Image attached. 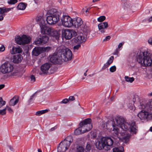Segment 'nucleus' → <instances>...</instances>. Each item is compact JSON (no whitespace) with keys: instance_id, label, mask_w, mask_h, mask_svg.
<instances>
[{"instance_id":"37","label":"nucleus","mask_w":152,"mask_h":152,"mask_svg":"<svg viewBox=\"0 0 152 152\" xmlns=\"http://www.w3.org/2000/svg\"><path fill=\"white\" fill-rule=\"evenodd\" d=\"M84 148L82 147L79 146L77 148L76 152H84Z\"/></svg>"},{"instance_id":"44","label":"nucleus","mask_w":152,"mask_h":152,"mask_svg":"<svg viewBox=\"0 0 152 152\" xmlns=\"http://www.w3.org/2000/svg\"><path fill=\"white\" fill-rule=\"evenodd\" d=\"M91 145L90 144H89L88 143H87L86 145V150L87 151H89L91 150Z\"/></svg>"},{"instance_id":"43","label":"nucleus","mask_w":152,"mask_h":152,"mask_svg":"<svg viewBox=\"0 0 152 152\" xmlns=\"http://www.w3.org/2000/svg\"><path fill=\"white\" fill-rule=\"evenodd\" d=\"M6 108L0 110V115H5L6 113Z\"/></svg>"},{"instance_id":"59","label":"nucleus","mask_w":152,"mask_h":152,"mask_svg":"<svg viewBox=\"0 0 152 152\" xmlns=\"http://www.w3.org/2000/svg\"><path fill=\"white\" fill-rule=\"evenodd\" d=\"M8 147L9 148V149H10V150L12 151H14V149L13 148L11 147L10 145H9Z\"/></svg>"},{"instance_id":"60","label":"nucleus","mask_w":152,"mask_h":152,"mask_svg":"<svg viewBox=\"0 0 152 152\" xmlns=\"http://www.w3.org/2000/svg\"><path fill=\"white\" fill-rule=\"evenodd\" d=\"M148 21L149 22H151L152 21V16L150 17L149 19H148Z\"/></svg>"},{"instance_id":"46","label":"nucleus","mask_w":152,"mask_h":152,"mask_svg":"<svg viewBox=\"0 0 152 152\" xmlns=\"http://www.w3.org/2000/svg\"><path fill=\"white\" fill-rule=\"evenodd\" d=\"M109 65H110L106 63V64H104V66H103L102 68V70L105 69L106 68L108 67L109 66Z\"/></svg>"},{"instance_id":"29","label":"nucleus","mask_w":152,"mask_h":152,"mask_svg":"<svg viewBox=\"0 0 152 152\" xmlns=\"http://www.w3.org/2000/svg\"><path fill=\"white\" fill-rule=\"evenodd\" d=\"M13 8H0V14H3L4 13L7 12Z\"/></svg>"},{"instance_id":"8","label":"nucleus","mask_w":152,"mask_h":152,"mask_svg":"<svg viewBox=\"0 0 152 152\" xmlns=\"http://www.w3.org/2000/svg\"><path fill=\"white\" fill-rule=\"evenodd\" d=\"M72 20L68 15H64L61 19V24L64 27H71L73 26Z\"/></svg>"},{"instance_id":"21","label":"nucleus","mask_w":152,"mask_h":152,"mask_svg":"<svg viewBox=\"0 0 152 152\" xmlns=\"http://www.w3.org/2000/svg\"><path fill=\"white\" fill-rule=\"evenodd\" d=\"M22 59V57L20 55H15L13 56V62L15 63H18L20 62Z\"/></svg>"},{"instance_id":"18","label":"nucleus","mask_w":152,"mask_h":152,"mask_svg":"<svg viewBox=\"0 0 152 152\" xmlns=\"http://www.w3.org/2000/svg\"><path fill=\"white\" fill-rule=\"evenodd\" d=\"M103 141L106 144V145L110 146H112L114 142L115 138L112 137H103Z\"/></svg>"},{"instance_id":"47","label":"nucleus","mask_w":152,"mask_h":152,"mask_svg":"<svg viewBox=\"0 0 152 152\" xmlns=\"http://www.w3.org/2000/svg\"><path fill=\"white\" fill-rule=\"evenodd\" d=\"M120 50L121 49L119 50V49L118 48H116L115 51L114 52L113 54L114 55H118Z\"/></svg>"},{"instance_id":"35","label":"nucleus","mask_w":152,"mask_h":152,"mask_svg":"<svg viewBox=\"0 0 152 152\" xmlns=\"http://www.w3.org/2000/svg\"><path fill=\"white\" fill-rule=\"evenodd\" d=\"M37 91L36 92L34 93L30 97V98L28 100V103L29 104H30V103L33 101L34 100V98L37 96Z\"/></svg>"},{"instance_id":"26","label":"nucleus","mask_w":152,"mask_h":152,"mask_svg":"<svg viewBox=\"0 0 152 152\" xmlns=\"http://www.w3.org/2000/svg\"><path fill=\"white\" fill-rule=\"evenodd\" d=\"M22 36L23 45L30 42L31 40V38L30 37H28L25 35H23Z\"/></svg>"},{"instance_id":"12","label":"nucleus","mask_w":152,"mask_h":152,"mask_svg":"<svg viewBox=\"0 0 152 152\" xmlns=\"http://www.w3.org/2000/svg\"><path fill=\"white\" fill-rule=\"evenodd\" d=\"M48 39L47 36L45 35L37 39L35 42V43L37 45H42L46 43L48 41Z\"/></svg>"},{"instance_id":"31","label":"nucleus","mask_w":152,"mask_h":152,"mask_svg":"<svg viewBox=\"0 0 152 152\" xmlns=\"http://www.w3.org/2000/svg\"><path fill=\"white\" fill-rule=\"evenodd\" d=\"M124 150V147L122 146L119 148H115L113 149V152H123Z\"/></svg>"},{"instance_id":"40","label":"nucleus","mask_w":152,"mask_h":152,"mask_svg":"<svg viewBox=\"0 0 152 152\" xmlns=\"http://www.w3.org/2000/svg\"><path fill=\"white\" fill-rule=\"evenodd\" d=\"M113 59L114 57L113 56H111L108 60L107 63L110 65L113 62Z\"/></svg>"},{"instance_id":"33","label":"nucleus","mask_w":152,"mask_h":152,"mask_svg":"<svg viewBox=\"0 0 152 152\" xmlns=\"http://www.w3.org/2000/svg\"><path fill=\"white\" fill-rule=\"evenodd\" d=\"M49 110L45 109L38 111L36 112V115L37 116H39L42 114L48 112Z\"/></svg>"},{"instance_id":"5","label":"nucleus","mask_w":152,"mask_h":152,"mask_svg":"<svg viewBox=\"0 0 152 152\" xmlns=\"http://www.w3.org/2000/svg\"><path fill=\"white\" fill-rule=\"evenodd\" d=\"M48 13V15L47 17L46 21L49 24H54L59 21L61 15L60 12L56 9H52L49 10Z\"/></svg>"},{"instance_id":"6","label":"nucleus","mask_w":152,"mask_h":152,"mask_svg":"<svg viewBox=\"0 0 152 152\" xmlns=\"http://www.w3.org/2000/svg\"><path fill=\"white\" fill-rule=\"evenodd\" d=\"M61 56L62 59L65 61L70 60L72 58V54L71 50L68 48L63 49L61 50Z\"/></svg>"},{"instance_id":"58","label":"nucleus","mask_w":152,"mask_h":152,"mask_svg":"<svg viewBox=\"0 0 152 152\" xmlns=\"http://www.w3.org/2000/svg\"><path fill=\"white\" fill-rule=\"evenodd\" d=\"M5 86V85L4 84H1L0 85V90L2 89Z\"/></svg>"},{"instance_id":"13","label":"nucleus","mask_w":152,"mask_h":152,"mask_svg":"<svg viewBox=\"0 0 152 152\" xmlns=\"http://www.w3.org/2000/svg\"><path fill=\"white\" fill-rule=\"evenodd\" d=\"M73 26L75 28H79L83 24V21L81 18L77 17L73 19Z\"/></svg>"},{"instance_id":"55","label":"nucleus","mask_w":152,"mask_h":152,"mask_svg":"<svg viewBox=\"0 0 152 152\" xmlns=\"http://www.w3.org/2000/svg\"><path fill=\"white\" fill-rule=\"evenodd\" d=\"M4 16L5 15L4 14H1V15H0V21H1L3 20Z\"/></svg>"},{"instance_id":"63","label":"nucleus","mask_w":152,"mask_h":152,"mask_svg":"<svg viewBox=\"0 0 152 152\" xmlns=\"http://www.w3.org/2000/svg\"><path fill=\"white\" fill-rule=\"evenodd\" d=\"M88 71V69L86 71V72L84 73V75L85 76H86L87 75V74H86V72H87Z\"/></svg>"},{"instance_id":"3","label":"nucleus","mask_w":152,"mask_h":152,"mask_svg":"<svg viewBox=\"0 0 152 152\" xmlns=\"http://www.w3.org/2000/svg\"><path fill=\"white\" fill-rule=\"evenodd\" d=\"M147 50L144 51H140L138 54L137 61L143 66H150L152 65V55L150 56Z\"/></svg>"},{"instance_id":"64","label":"nucleus","mask_w":152,"mask_h":152,"mask_svg":"<svg viewBox=\"0 0 152 152\" xmlns=\"http://www.w3.org/2000/svg\"><path fill=\"white\" fill-rule=\"evenodd\" d=\"M148 95L149 96H152V92H151V93H149L148 94Z\"/></svg>"},{"instance_id":"61","label":"nucleus","mask_w":152,"mask_h":152,"mask_svg":"<svg viewBox=\"0 0 152 152\" xmlns=\"http://www.w3.org/2000/svg\"><path fill=\"white\" fill-rule=\"evenodd\" d=\"M91 8L90 7L88 8L87 9L86 11V12H88L89 10H90Z\"/></svg>"},{"instance_id":"39","label":"nucleus","mask_w":152,"mask_h":152,"mask_svg":"<svg viewBox=\"0 0 152 152\" xmlns=\"http://www.w3.org/2000/svg\"><path fill=\"white\" fill-rule=\"evenodd\" d=\"M17 0H9L7 1L8 4H14L17 3Z\"/></svg>"},{"instance_id":"25","label":"nucleus","mask_w":152,"mask_h":152,"mask_svg":"<svg viewBox=\"0 0 152 152\" xmlns=\"http://www.w3.org/2000/svg\"><path fill=\"white\" fill-rule=\"evenodd\" d=\"M73 139L72 137L71 136H69L67 137L63 142H65L67 146L69 147Z\"/></svg>"},{"instance_id":"17","label":"nucleus","mask_w":152,"mask_h":152,"mask_svg":"<svg viewBox=\"0 0 152 152\" xmlns=\"http://www.w3.org/2000/svg\"><path fill=\"white\" fill-rule=\"evenodd\" d=\"M99 30L102 33H104L106 29L108 27V24L107 22H105L99 23L98 25Z\"/></svg>"},{"instance_id":"27","label":"nucleus","mask_w":152,"mask_h":152,"mask_svg":"<svg viewBox=\"0 0 152 152\" xmlns=\"http://www.w3.org/2000/svg\"><path fill=\"white\" fill-rule=\"evenodd\" d=\"M16 42L18 44L20 45H23L22 36L20 37V36H17V37H15V39Z\"/></svg>"},{"instance_id":"45","label":"nucleus","mask_w":152,"mask_h":152,"mask_svg":"<svg viewBox=\"0 0 152 152\" xmlns=\"http://www.w3.org/2000/svg\"><path fill=\"white\" fill-rule=\"evenodd\" d=\"M69 102V100L67 99H65L60 102V104H66Z\"/></svg>"},{"instance_id":"4","label":"nucleus","mask_w":152,"mask_h":152,"mask_svg":"<svg viewBox=\"0 0 152 152\" xmlns=\"http://www.w3.org/2000/svg\"><path fill=\"white\" fill-rule=\"evenodd\" d=\"M91 120L90 118L85 119L79 124L80 127L75 129L74 132L75 135H78L90 130L92 127Z\"/></svg>"},{"instance_id":"41","label":"nucleus","mask_w":152,"mask_h":152,"mask_svg":"<svg viewBox=\"0 0 152 152\" xmlns=\"http://www.w3.org/2000/svg\"><path fill=\"white\" fill-rule=\"evenodd\" d=\"M147 107L146 104L142 103H140V105L139 106V108L141 109H145Z\"/></svg>"},{"instance_id":"42","label":"nucleus","mask_w":152,"mask_h":152,"mask_svg":"<svg viewBox=\"0 0 152 152\" xmlns=\"http://www.w3.org/2000/svg\"><path fill=\"white\" fill-rule=\"evenodd\" d=\"M116 67L115 66H113L110 67V72H115L116 70Z\"/></svg>"},{"instance_id":"38","label":"nucleus","mask_w":152,"mask_h":152,"mask_svg":"<svg viewBox=\"0 0 152 152\" xmlns=\"http://www.w3.org/2000/svg\"><path fill=\"white\" fill-rule=\"evenodd\" d=\"M6 104V102L3 100L2 97H0V108L4 105Z\"/></svg>"},{"instance_id":"56","label":"nucleus","mask_w":152,"mask_h":152,"mask_svg":"<svg viewBox=\"0 0 152 152\" xmlns=\"http://www.w3.org/2000/svg\"><path fill=\"white\" fill-rule=\"evenodd\" d=\"M148 43L152 45V37L150 38L148 40Z\"/></svg>"},{"instance_id":"49","label":"nucleus","mask_w":152,"mask_h":152,"mask_svg":"<svg viewBox=\"0 0 152 152\" xmlns=\"http://www.w3.org/2000/svg\"><path fill=\"white\" fill-rule=\"evenodd\" d=\"M6 108V109H7L9 112L10 113L13 112V111L10 107L9 106H7Z\"/></svg>"},{"instance_id":"30","label":"nucleus","mask_w":152,"mask_h":152,"mask_svg":"<svg viewBox=\"0 0 152 152\" xmlns=\"http://www.w3.org/2000/svg\"><path fill=\"white\" fill-rule=\"evenodd\" d=\"M26 6L25 3L21 2L19 4L17 7L18 10H23L25 9Z\"/></svg>"},{"instance_id":"7","label":"nucleus","mask_w":152,"mask_h":152,"mask_svg":"<svg viewBox=\"0 0 152 152\" xmlns=\"http://www.w3.org/2000/svg\"><path fill=\"white\" fill-rule=\"evenodd\" d=\"M13 65L9 62H5L2 64L0 67V72L3 74L12 72L13 70Z\"/></svg>"},{"instance_id":"10","label":"nucleus","mask_w":152,"mask_h":152,"mask_svg":"<svg viewBox=\"0 0 152 152\" xmlns=\"http://www.w3.org/2000/svg\"><path fill=\"white\" fill-rule=\"evenodd\" d=\"M138 116L141 120H148L149 119L150 117L151 116V113H149L147 111L142 110L138 113Z\"/></svg>"},{"instance_id":"15","label":"nucleus","mask_w":152,"mask_h":152,"mask_svg":"<svg viewBox=\"0 0 152 152\" xmlns=\"http://www.w3.org/2000/svg\"><path fill=\"white\" fill-rule=\"evenodd\" d=\"M69 146H67L66 143L63 141L61 142L58 147V152H64L68 149Z\"/></svg>"},{"instance_id":"28","label":"nucleus","mask_w":152,"mask_h":152,"mask_svg":"<svg viewBox=\"0 0 152 152\" xmlns=\"http://www.w3.org/2000/svg\"><path fill=\"white\" fill-rule=\"evenodd\" d=\"M36 19L37 22L39 25L40 26L41 25H42V22L43 21H44V23H45V20L43 19L42 17L41 16L37 17Z\"/></svg>"},{"instance_id":"14","label":"nucleus","mask_w":152,"mask_h":152,"mask_svg":"<svg viewBox=\"0 0 152 152\" xmlns=\"http://www.w3.org/2000/svg\"><path fill=\"white\" fill-rule=\"evenodd\" d=\"M51 67L50 64L48 63H46L42 65L41 67V70L42 72V73L40 72L39 74L42 75L47 74L48 73L49 69Z\"/></svg>"},{"instance_id":"19","label":"nucleus","mask_w":152,"mask_h":152,"mask_svg":"<svg viewBox=\"0 0 152 152\" xmlns=\"http://www.w3.org/2000/svg\"><path fill=\"white\" fill-rule=\"evenodd\" d=\"M59 60H62L57 54H54L52 55L50 59V61L53 64H56L59 62Z\"/></svg>"},{"instance_id":"2","label":"nucleus","mask_w":152,"mask_h":152,"mask_svg":"<svg viewBox=\"0 0 152 152\" xmlns=\"http://www.w3.org/2000/svg\"><path fill=\"white\" fill-rule=\"evenodd\" d=\"M81 29L82 31L79 35L73 39V41L75 42L78 44L74 47V50H78L81 46L80 43L86 41L87 35L90 31L89 27L84 24L83 25Z\"/></svg>"},{"instance_id":"32","label":"nucleus","mask_w":152,"mask_h":152,"mask_svg":"<svg viewBox=\"0 0 152 152\" xmlns=\"http://www.w3.org/2000/svg\"><path fill=\"white\" fill-rule=\"evenodd\" d=\"M131 134H126V136L123 137L122 138V141L125 143H126L128 142L129 138L131 137Z\"/></svg>"},{"instance_id":"50","label":"nucleus","mask_w":152,"mask_h":152,"mask_svg":"<svg viewBox=\"0 0 152 152\" xmlns=\"http://www.w3.org/2000/svg\"><path fill=\"white\" fill-rule=\"evenodd\" d=\"M124 44V42H121L119 44V45H118V49H119L121 48H122V46Z\"/></svg>"},{"instance_id":"53","label":"nucleus","mask_w":152,"mask_h":152,"mask_svg":"<svg viewBox=\"0 0 152 152\" xmlns=\"http://www.w3.org/2000/svg\"><path fill=\"white\" fill-rule=\"evenodd\" d=\"M75 97L74 96H71L69 97L68 100H69V101H72L75 100Z\"/></svg>"},{"instance_id":"9","label":"nucleus","mask_w":152,"mask_h":152,"mask_svg":"<svg viewBox=\"0 0 152 152\" xmlns=\"http://www.w3.org/2000/svg\"><path fill=\"white\" fill-rule=\"evenodd\" d=\"M75 31L72 30L66 29L62 31V35L67 39H71L73 36L76 35Z\"/></svg>"},{"instance_id":"16","label":"nucleus","mask_w":152,"mask_h":152,"mask_svg":"<svg viewBox=\"0 0 152 152\" xmlns=\"http://www.w3.org/2000/svg\"><path fill=\"white\" fill-rule=\"evenodd\" d=\"M96 148L99 150H102L106 146V144L103 141V137L97 141L96 143Z\"/></svg>"},{"instance_id":"24","label":"nucleus","mask_w":152,"mask_h":152,"mask_svg":"<svg viewBox=\"0 0 152 152\" xmlns=\"http://www.w3.org/2000/svg\"><path fill=\"white\" fill-rule=\"evenodd\" d=\"M19 100L18 97H13L10 101L9 104L10 106H14L17 104Z\"/></svg>"},{"instance_id":"51","label":"nucleus","mask_w":152,"mask_h":152,"mask_svg":"<svg viewBox=\"0 0 152 152\" xmlns=\"http://www.w3.org/2000/svg\"><path fill=\"white\" fill-rule=\"evenodd\" d=\"M129 108L131 110H133L134 109V104H131L130 105V104H129Z\"/></svg>"},{"instance_id":"36","label":"nucleus","mask_w":152,"mask_h":152,"mask_svg":"<svg viewBox=\"0 0 152 152\" xmlns=\"http://www.w3.org/2000/svg\"><path fill=\"white\" fill-rule=\"evenodd\" d=\"M106 17L104 16H101L99 17L97 19L98 21L102 22L105 20Z\"/></svg>"},{"instance_id":"62","label":"nucleus","mask_w":152,"mask_h":152,"mask_svg":"<svg viewBox=\"0 0 152 152\" xmlns=\"http://www.w3.org/2000/svg\"><path fill=\"white\" fill-rule=\"evenodd\" d=\"M55 127H53V128H52L50 130L51 131H53L54 130H55Z\"/></svg>"},{"instance_id":"22","label":"nucleus","mask_w":152,"mask_h":152,"mask_svg":"<svg viewBox=\"0 0 152 152\" xmlns=\"http://www.w3.org/2000/svg\"><path fill=\"white\" fill-rule=\"evenodd\" d=\"M22 51V49L20 47H16L14 46L12 47V49L10 50V53L12 54L17 53H20Z\"/></svg>"},{"instance_id":"54","label":"nucleus","mask_w":152,"mask_h":152,"mask_svg":"<svg viewBox=\"0 0 152 152\" xmlns=\"http://www.w3.org/2000/svg\"><path fill=\"white\" fill-rule=\"evenodd\" d=\"M5 50V47L3 45H2L1 47H0V51L2 52L4 51Z\"/></svg>"},{"instance_id":"11","label":"nucleus","mask_w":152,"mask_h":152,"mask_svg":"<svg viewBox=\"0 0 152 152\" xmlns=\"http://www.w3.org/2000/svg\"><path fill=\"white\" fill-rule=\"evenodd\" d=\"M42 23V25H41L40 26L41 33L42 34L49 35L52 28L47 26L45 23H44V21H43Z\"/></svg>"},{"instance_id":"48","label":"nucleus","mask_w":152,"mask_h":152,"mask_svg":"<svg viewBox=\"0 0 152 152\" xmlns=\"http://www.w3.org/2000/svg\"><path fill=\"white\" fill-rule=\"evenodd\" d=\"M148 105L150 108L152 109V100H150L148 103Z\"/></svg>"},{"instance_id":"57","label":"nucleus","mask_w":152,"mask_h":152,"mask_svg":"<svg viewBox=\"0 0 152 152\" xmlns=\"http://www.w3.org/2000/svg\"><path fill=\"white\" fill-rule=\"evenodd\" d=\"M31 80L33 81V82H34L35 81V78L34 75H32L31 76Z\"/></svg>"},{"instance_id":"23","label":"nucleus","mask_w":152,"mask_h":152,"mask_svg":"<svg viewBox=\"0 0 152 152\" xmlns=\"http://www.w3.org/2000/svg\"><path fill=\"white\" fill-rule=\"evenodd\" d=\"M42 49L40 47H35L33 50L32 53L33 55L37 56L41 53Z\"/></svg>"},{"instance_id":"52","label":"nucleus","mask_w":152,"mask_h":152,"mask_svg":"<svg viewBox=\"0 0 152 152\" xmlns=\"http://www.w3.org/2000/svg\"><path fill=\"white\" fill-rule=\"evenodd\" d=\"M110 36H107L105 37V38L103 39V41H108L110 39Z\"/></svg>"},{"instance_id":"34","label":"nucleus","mask_w":152,"mask_h":152,"mask_svg":"<svg viewBox=\"0 0 152 152\" xmlns=\"http://www.w3.org/2000/svg\"><path fill=\"white\" fill-rule=\"evenodd\" d=\"M125 80L128 82L132 83L134 80L133 77H129L128 76H125Z\"/></svg>"},{"instance_id":"20","label":"nucleus","mask_w":152,"mask_h":152,"mask_svg":"<svg viewBox=\"0 0 152 152\" xmlns=\"http://www.w3.org/2000/svg\"><path fill=\"white\" fill-rule=\"evenodd\" d=\"M49 35L54 38L56 40H58L59 37V34L56 31L54 30L52 28L51 31L50 32Z\"/></svg>"},{"instance_id":"1","label":"nucleus","mask_w":152,"mask_h":152,"mask_svg":"<svg viewBox=\"0 0 152 152\" xmlns=\"http://www.w3.org/2000/svg\"><path fill=\"white\" fill-rule=\"evenodd\" d=\"M118 126L123 130H129L134 134H136L138 131V127L134 121H131V123L126 122V119L123 117L117 116L115 118V124H113V129L112 133L117 138H118Z\"/></svg>"}]
</instances>
